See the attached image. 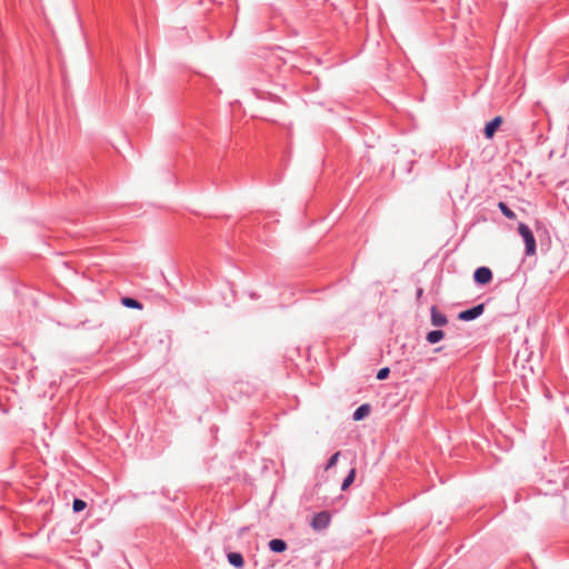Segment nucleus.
<instances>
[{
  "mask_svg": "<svg viewBox=\"0 0 569 569\" xmlns=\"http://www.w3.org/2000/svg\"><path fill=\"white\" fill-rule=\"evenodd\" d=\"M518 232H519V234L522 237V239L525 241V244H526V251H525L526 256H533V254H536V250H537L536 238L533 236V232L529 228V226H527L523 222H519V224H518Z\"/></svg>",
  "mask_w": 569,
  "mask_h": 569,
  "instance_id": "f257e3e1",
  "label": "nucleus"
},
{
  "mask_svg": "<svg viewBox=\"0 0 569 569\" xmlns=\"http://www.w3.org/2000/svg\"><path fill=\"white\" fill-rule=\"evenodd\" d=\"M331 515L328 511H320L315 513L310 522V526L312 527L313 530L321 531L329 527Z\"/></svg>",
  "mask_w": 569,
  "mask_h": 569,
  "instance_id": "f03ea898",
  "label": "nucleus"
},
{
  "mask_svg": "<svg viewBox=\"0 0 569 569\" xmlns=\"http://www.w3.org/2000/svg\"><path fill=\"white\" fill-rule=\"evenodd\" d=\"M485 311V305L479 303L473 306L472 308L462 310L458 313V319L461 321H472L480 317Z\"/></svg>",
  "mask_w": 569,
  "mask_h": 569,
  "instance_id": "7ed1b4c3",
  "label": "nucleus"
},
{
  "mask_svg": "<svg viewBox=\"0 0 569 569\" xmlns=\"http://www.w3.org/2000/svg\"><path fill=\"white\" fill-rule=\"evenodd\" d=\"M492 277V271L488 267H479L473 272V281L479 286L488 284Z\"/></svg>",
  "mask_w": 569,
  "mask_h": 569,
  "instance_id": "20e7f679",
  "label": "nucleus"
},
{
  "mask_svg": "<svg viewBox=\"0 0 569 569\" xmlns=\"http://www.w3.org/2000/svg\"><path fill=\"white\" fill-rule=\"evenodd\" d=\"M430 322L433 327H443L448 323V317L440 312L436 306L430 309Z\"/></svg>",
  "mask_w": 569,
  "mask_h": 569,
  "instance_id": "39448f33",
  "label": "nucleus"
},
{
  "mask_svg": "<svg viewBox=\"0 0 569 569\" xmlns=\"http://www.w3.org/2000/svg\"><path fill=\"white\" fill-rule=\"evenodd\" d=\"M502 123V118L500 116H497L495 117L492 120H490L485 129H483V134L487 139H492L496 131L498 130V128L501 126Z\"/></svg>",
  "mask_w": 569,
  "mask_h": 569,
  "instance_id": "423d86ee",
  "label": "nucleus"
},
{
  "mask_svg": "<svg viewBox=\"0 0 569 569\" xmlns=\"http://www.w3.org/2000/svg\"><path fill=\"white\" fill-rule=\"evenodd\" d=\"M268 546H269V549L276 553H281V552L286 551L288 548L287 542L284 540L278 539V538L271 539L269 541Z\"/></svg>",
  "mask_w": 569,
  "mask_h": 569,
  "instance_id": "0eeeda50",
  "label": "nucleus"
},
{
  "mask_svg": "<svg viewBox=\"0 0 569 569\" xmlns=\"http://www.w3.org/2000/svg\"><path fill=\"white\" fill-rule=\"evenodd\" d=\"M228 561L234 568L241 569L244 566V559L240 552H229L227 555Z\"/></svg>",
  "mask_w": 569,
  "mask_h": 569,
  "instance_id": "6e6552de",
  "label": "nucleus"
},
{
  "mask_svg": "<svg viewBox=\"0 0 569 569\" xmlns=\"http://www.w3.org/2000/svg\"><path fill=\"white\" fill-rule=\"evenodd\" d=\"M370 412V406L368 403H363L359 406L352 413V419L355 421H360L365 419Z\"/></svg>",
  "mask_w": 569,
  "mask_h": 569,
  "instance_id": "1a4fd4ad",
  "label": "nucleus"
},
{
  "mask_svg": "<svg viewBox=\"0 0 569 569\" xmlns=\"http://www.w3.org/2000/svg\"><path fill=\"white\" fill-rule=\"evenodd\" d=\"M445 337V332L440 329H437V330H432V331H429L426 336V340L430 343V345H436L438 343L440 340H442Z\"/></svg>",
  "mask_w": 569,
  "mask_h": 569,
  "instance_id": "9d476101",
  "label": "nucleus"
},
{
  "mask_svg": "<svg viewBox=\"0 0 569 569\" xmlns=\"http://www.w3.org/2000/svg\"><path fill=\"white\" fill-rule=\"evenodd\" d=\"M121 302L127 308L138 309V310L142 309V303L139 302L137 299H133L130 297L122 298Z\"/></svg>",
  "mask_w": 569,
  "mask_h": 569,
  "instance_id": "9b49d317",
  "label": "nucleus"
},
{
  "mask_svg": "<svg viewBox=\"0 0 569 569\" xmlns=\"http://www.w3.org/2000/svg\"><path fill=\"white\" fill-rule=\"evenodd\" d=\"M355 478H356V469L352 468L348 476L343 479L342 483H341V490L345 491L347 490L351 483L355 481Z\"/></svg>",
  "mask_w": 569,
  "mask_h": 569,
  "instance_id": "f8f14e48",
  "label": "nucleus"
},
{
  "mask_svg": "<svg viewBox=\"0 0 569 569\" xmlns=\"http://www.w3.org/2000/svg\"><path fill=\"white\" fill-rule=\"evenodd\" d=\"M498 208L500 209L501 213L506 218H508V219H515L516 218V213L503 201H500L498 203Z\"/></svg>",
  "mask_w": 569,
  "mask_h": 569,
  "instance_id": "ddd939ff",
  "label": "nucleus"
},
{
  "mask_svg": "<svg viewBox=\"0 0 569 569\" xmlns=\"http://www.w3.org/2000/svg\"><path fill=\"white\" fill-rule=\"evenodd\" d=\"M86 507H87V503L82 499L76 498L72 502V509L74 512H80V511L84 510Z\"/></svg>",
  "mask_w": 569,
  "mask_h": 569,
  "instance_id": "4468645a",
  "label": "nucleus"
},
{
  "mask_svg": "<svg viewBox=\"0 0 569 569\" xmlns=\"http://www.w3.org/2000/svg\"><path fill=\"white\" fill-rule=\"evenodd\" d=\"M339 457H340V452L339 451L333 453L329 458V460L327 461V465H326L325 469L328 470V469L332 468L333 466H336V463L338 462Z\"/></svg>",
  "mask_w": 569,
  "mask_h": 569,
  "instance_id": "2eb2a0df",
  "label": "nucleus"
},
{
  "mask_svg": "<svg viewBox=\"0 0 569 569\" xmlns=\"http://www.w3.org/2000/svg\"><path fill=\"white\" fill-rule=\"evenodd\" d=\"M389 373H390V369L388 367H383V368L378 370L377 379L378 380H385V379H387L389 377Z\"/></svg>",
  "mask_w": 569,
  "mask_h": 569,
  "instance_id": "dca6fc26",
  "label": "nucleus"
},
{
  "mask_svg": "<svg viewBox=\"0 0 569 569\" xmlns=\"http://www.w3.org/2000/svg\"><path fill=\"white\" fill-rule=\"evenodd\" d=\"M422 296H423V289L421 287L417 288V290H416V298H417V300L420 301Z\"/></svg>",
  "mask_w": 569,
  "mask_h": 569,
  "instance_id": "f3484780",
  "label": "nucleus"
}]
</instances>
